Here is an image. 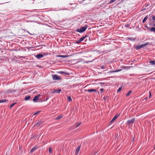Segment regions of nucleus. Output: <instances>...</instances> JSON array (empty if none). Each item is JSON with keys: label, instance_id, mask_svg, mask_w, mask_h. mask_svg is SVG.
Here are the masks:
<instances>
[{"label": "nucleus", "instance_id": "obj_38", "mask_svg": "<svg viewBox=\"0 0 155 155\" xmlns=\"http://www.w3.org/2000/svg\"><path fill=\"white\" fill-rule=\"evenodd\" d=\"M81 42L80 41H79V40H76L75 41L76 43L79 44L80 42Z\"/></svg>", "mask_w": 155, "mask_h": 155}, {"label": "nucleus", "instance_id": "obj_14", "mask_svg": "<svg viewBox=\"0 0 155 155\" xmlns=\"http://www.w3.org/2000/svg\"><path fill=\"white\" fill-rule=\"evenodd\" d=\"M37 148L36 147H33L32 149H31L30 152V153H32L33 152V151L36 150Z\"/></svg>", "mask_w": 155, "mask_h": 155}, {"label": "nucleus", "instance_id": "obj_35", "mask_svg": "<svg viewBox=\"0 0 155 155\" xmlns=\"http://www.w3.org/2000/svg\"><path fill=\"white\" fill-rule=\"evenodd\" d=\"M119 115H120L119 114H117L115 115V116L114 117H116V118H117L118 117Z\"/></svg>", "mask_w": 155, "mask_h": 155}, {"label": "nucleus", "instance_id": "obj_16", "mask_svg": "<svg viewBox=\"0 0 155 155\" xmlns=\"http://www.w3.org/2000/svg\"><path fill=\"white\" fill-rule=\"evenodd\" d=\"M8 100L6 99H3L0 100V103H2L6 102H8Z\"/></svg>", "mask_w": 155, "mask_h": 155}, {"label": "nucleus", "instance_id": "obj_22", "mask_svg": "<svg viewBox=\"0 0 155 155\" xmlns=\"http://www.w3.org/2000/svg\"><path fill=\"white\" fill-rule=\"evenodd\" d=\"M63 116L62 115H59L56 117V119L58 120H59Z\"/></svg>", "mask_w": 155, "mask_h": 155}, {"label": "nucleus", "instance_id": "obj_42", "mask_svg": "<svg viewBox=\"0 0 155 155\" xmlns=\"http://www.w3.org/2000/svg\"><path fill=\"white\" fill-rule=\"evenodd\" d=\"M149 94H150V97H149V98H150L151 97V92H149Z\"/></svg>", "mask_w": 155, "mask_h": 155}, {"label": "nucleus", "instance_id": "obj_30", "mask_svg": "<svg viewBox=\"0 0 155 155\" xmlns=\"http://www.w3.org/2000/svg\"><path fill=\"white\" fill-rule=\"evenodd\" d=\"M49 152L51 153H52V150L51 147H50L49 148Z\"/></svg>", "mask_w": 155, "mask_h": 155}, {"label": "nucleus", "instance_id": "obj_40", "mask_svg": "<svg viewBox=\"0 0 155 155\" xmlns=\"http://www.w3.org/2000/svg\"><path fill=\"white\" fill-rule=\"evenodd\" d=\"M40 111H37L35 113H34V115L37 114H38L39 113H40Z\"/></svg>", "mask_w": 155, "mask_h": 155}, {"label": "nucleus", "instance_id": "obj_18", "mask_svg": "<svg viewBox=\"0 0 155 155\" xmlns=\"http://www.w3.org/2000/svg\"><path fill=\"white\" fill-rule=\"evenodd\" d=\"M148 18V15H147L143 19L142 21V22L143 23H144L146 22V21L147 19Z\"/></svg>", "mask_w": 155, "mask_h": 155}, {"label": "nucleus", "instance_id": "obj_44", "mask_svg": "<svg viewBox=\"0 0 155 155\" xmlns=\"http://www.w3.org/2000/svg\"><path fill=\"white\" fill-rule=\"evenodd\" d=\"M48 98H46V99H45V101H47V100L48 99Z\"/></svg>", "mask_w": 155, "mask_h": 155}, {"label": "nucleus", "instance_id": "obj_32", "mask_svg": "<svg viewBox=\"0 0 155 155\" xmlns=\"http://www.w3.org/2000/svg\"><path fill=\"white\" fill-rule=\"evenodd\" d=\"M122 88V86L120 87L118 89V90L117 91V92H120Z\"/></svg>", "mask_w": 155, "mask_h": 155}, {"label": "nucleus", "instance_id": "obj_51", "mask_svg": "<svg viewBox=\"0 0 155 155\" xmlns=\"http://www.w3.org/2000/svg\"><path fill=\"white\" fill-rule=\"evenodd\" d=\"M58 155H60V154H58Z\"/></svg>", "mask_w": 155, "mask_h": 155}, {"label": "nucleus", "instance_id": "obj_4", "mask_svg": "<svg viewBox=\"0 0 155 155\" xmlns=\"http://www.w3.org/2000/svg\"><path fill=\"white\" fill-rule=\"evenodd\" d=\"M53 79L54 80H58L61 79V77L57 74H54L52 77Z\"/></svg>", "mask_w": 155, "mask_h": 155}, {"label": "nucleus", "instance_id": "obj_25", "mask_svg": "<svg viewBox=\"0 0 155 155\" xmlns=\"http://www.w3.org/2000/svg\"><path fill=\"white\" fill-rule=\"evenodd\" d=\"M117 118H116V117H114L113 118V119H112V120H111V121H110V123H112L113 122V121H114V120H115Z\"/></svg>", "mask_w": 155, "mask_h": 155}, {"label": "nucleus", "instance_id": "obj_3", "mask_svg": "<svg viewBox=\"0 0 155 155\" xmlns=\"http://www.w3.org/2000/svg\"><path fill=\"white\" fill-rule=\"evenodd\" d=\"M147 45H150V43L148 42L147 43H146L142 44L141 45H139V44H138L136 45V49H140L141 48H142L143 47H144L146 46Z\"/></svg>", "mask_w": 155, "mask_h": 155}, {"label": "nucleus", "instance_id": "obj_45", "mask_svg": "<svg viewBox=\"0 0 155 155\" xmlns=\"http://www.w3.org/2000/svg\"><path fill=\"white\" fill-rule=\"evenodd\" d=\"M100 83V84H104V83Z\"/></svg>", "mask_w": 155, "mask_h": 155}, {"label": "nucleus", "instance_id": "obj_21", "mask_svg": "<svg viewBox=\"0 0 155 155\" xmlns=\"http://www.w3.org/2000/svg\"><path fill=\"white\" fill-rule=\"evenodd\" d=\"M128 39L132 41H134L135 40V38H133L131 37H128Z\"/></svg>", "mask_w": 155, "mask_h": 155}, {"label": "nucleus", "instance_id": "obj_23", "mask_svg": "<svg viewBox=\"0 0 155 155\" xmlns=\"http://www.w3.org/2000/svg\"><path fill=\"white\" fill-rule=\"evenodd\" d=\"M132 91H129L126 94V96H128L130 94L132 93Z\"/></svg>", "mask_w": 155, "mask_h": 155}, {"label": "nucleus", "instance_id": "obj_10", "mask_svg": "<svg viewBox=\"0 0 155 155\" xmlns=\"http://www.w3.org/2000/svg\"><path fill=\"white\" fill-rule=\"evenodd\" d=\"M132 66H123L121 67V68L124 69H127L128 70L130 68H132Z\"/></svg>", "mask_w": 155, "mask_h": 155}, {"label": "nucleus", "instance_id": "obj_37", "mask_svg": "<svg viewBox=\"0 0 155 155\" xmlns=\"http://www.w3.org/2000/svg\"><path fill=\"white\" fill-rule=\"evenodd\" d=\"M101 68L102 69H104L105 68V66H104V65H102V66H101Z\"/></svg>", "mask_w": 155, "mask_h": 155}, {"label": "nucleus", "instance_id": "obj_41", "mask_svg": "<svg viewBox=\"0 0 155 155\" xmlns=\"http://www.w3.org/2000/svg\"><path fill=\"white\" fill-rule=\"evenodd\" d=\"M152 19L153 20H155V16H153Z\"/></svg>", "mask_w": 155, "mask_h": 155}, {"label": "nucleus", "instance_id": "obj_6", "mask_svg": "<svg viewBox=\"0 0 155 155\" xmlns=\"http://www.w3.org/2000/svg\"><path fill=\"white\" fill-rule=\"evenodd\" d=\"M89 36V34H87L84 36H83L81 37V38H80L79 41H80L81 42L83 41L84 39L88 37Z\"/></svg>", "mask_w": 155, "mask_h": 155}, {"label": "nucleus", "instance_id": "obj_19", "mask_svg": "<svg viewBox=\"0 0 155 155\" xmlns=\"http://www.w3.org/2000/svg\"><path fill=\"white\" fill-rule=\"evenodd\" d=\"M68 55H59L58 56V57H62L63 58H65L68 57Z\"/></svg>", "mask_w": 155, "mask_h": 155}, {"label": "nucleus", "instance_id": "obj_39", "mask_svg": "<svg viewBox=\"0 0 155 155\" xmlns=\"http://www.w3.org/2000/svg\"><path fill=\"white\" fill-rule=\"evenodd\" d=\"M25 57L24 56H18L17 57H16V58L19 59L20 58H25Z\"/></svg>", "mask_w": 155, "mask_h": 155}, {"label": "nucleus", "instance_id": "obj_31", "mask_svg": "<svg viewBox=\"0 0 155 155\" xmlns=\"http://www.w3.org/2000/svg\"><path fill=\"white\" fill-rule=\"evenodd\" d=\"M16 103H14L12 104L10 106V108H12V107Z\"/></svg>", "mask_w": 155, "mask_h": 155}, {"label": "nucleus", "instance_id": "obj_36", "mask_svg": "<svg viewBox=\"0 0 155 155\" xmlns=\"http://www.w3.org/2000/svg\"><path fill=\"white\" fill-rule=\"evenodd\" d=\"M104 89H103V88H101V89H100V91L101 92V93H102L103 92H104Z\"/></svg>", "mask_w": 155, "mask_h": 155}, {"label": "nucleus", "instance_id": "obj_15", "mask_svg": "<svg viewBox=\"0 0 155 155\" xmlns=\"http://www.w3.org/2000/svg\"><path fill=\"white\" fill-rule=\"evenodd\" d=\"M59 73L61 74H64L67 75H69V74L68 73H66L65 71H60L59 72H58Z\"/></svg>", "mask_w": 155, "mask_h": 155}, {"label": "nucleus", "instance_id": "obj_1", "mask_svg": "<svg viewBox=\"0 0 155 155\" xmlns=\"http://www.w3.org/2000/svg\"><path fill=\"white\" fill-rule=\"evenodd\" d=\"M88 26L87 25H85L83 27H81L80 28H78L76 30V31L79 33H82L84 32L88 27Z\"/></svg>", "mask_w": 155, "mask_h": 155}, {"label": "nucleus", "instance_id": "obj_20", "mask_svg": "<svg viewBox=\"0 0 155 155\" xmlns=\"http://www.w3.org/2000/svg\"><path fill=\"white\" fill-rule=\"evenodd\" d=\"M150 30L151 31L155 33V28L153 27H152L150 28Z\"/></svg>", "mask_w": 155, "mask_h": 155}, {"label": "nucleus", "instance_id": "obj_8", "mask_svg": "<svg viewBox=\"0 0 155 155\" xmlns=\"http://www.w3.org/2000/svg\"><path fill=\"white\" fill-rule=\"evenodd\" d=\"M42 123V122L41 120H39L34 125V126L38 127Z\"/></svg>", "mask_w": 155, "mask_h": 155}, {"label": "nucleus", "instance_id": "obj_26", "mask_svg": "<svg viewBox=\"0 0 155 155\" xmlns=\"http://www.w3.org/2000/svg\"><path fill=\"white\" fill-rule=\"evenodd\" d=\"M86 0H82L80 2V3H84V5H86L87 4V3H89L90 2V1H88L86 3H84V2Z\"/></svg>", "mask_w": 155, "mask_h": 155}, {"label": "nucleus", "instance_id": "obj_11", "mask_svg": "<svg viewBox=\"0 0 155 155\" xmlns=\"http://www.w3.org/2000/svg\"><path fill=\"white\" fill-rule=\"evenodd\" d=\"M16 90H10L7 91V92L8 93H13L16 92Z\"/></svg>", "mask_w": 155, "mask_h": 155}, {"label": "nucleus", "instance_id": "obj_24", "mask_svg": "<svg viewBox=\"0 0 155 155\" xmlns=\"http://www.w3.org/2000/svg\"><path fill=\"white\" fill-rule=\"evenodd\" d=\"M122 70V69H118V70H115L114 71H111V72H117L120 71Z\"/></svg>", "mask_w": 155, "mask_h": 155}, {"label": "nucleus", "instance_id": "obj_48", "mask_svg": "<svg viewBox=\"0 0 155 155\" xmlns=\"http://www.w3.org/2000/svg\"><path fill=\"white\" fill-rule=\"evenodd\" d=\"M88 62H91L92 61H88Z\"/></svg>", "mask_w": 155, "mask_h": 155}, {"label": "nucleus", "instance_id": "obj_43", "mask_svg": "<svg viewBox=\"0 0 155 155\" xmlns=\"http://www.w3.org/2000/svg\"><path fill=\"white\" fill-rule=\"evenodd\" d=\"M103 99H104V100H106V98H105V97H103Z\"/></svg>", "mask_w": 155, "mask_h": 155}, {"label": "nucleus", "instance_id": "obj_2", "mask_svg": "<svg viewBox=\"0 0 155 155\" xmlns=\"http://www.w3.org/2000/svg\"><path fill=\"white\" fill-rule=\"evenodd\" d=\"M48 54V53L43 52L41 53V54H36L35 55V57L37 59H39L42 58Z\"/></svg>", "mask_w": 155, "mask_h": 155}, {"label": "nucleus", "instance_id": "obj_5", "mask_svg": "<svg viewBox=\"0 0 155 155\" xmlns=\"http://www.w3.org/2000/svg\"><path fill=\"white\" fill-rule=\"evenodd\" d=\"M135 120V118H133L131 119V120H128L127 122V125H130L133 123Z\"/></svg>", "mask_w": 155, "mask_h": 155}, {"label": "nucleus", "instance_id": "obj_13", "mask_svg": "<svg viewBox=\"0 0 155 155\" xmlns=\"http://www.w3.org/2000/svg\"><path fill=\"white\" fill-rule=\"evenodd\" d=\"M61 91V89H59L58 90H55L53 92V93H60Z\"/></svg>", "mask_w": 155, "mask_h": 155}, {"label": "nucleus", "instance_id": "obj_50", "mask_svg": "<svg viewBox=\"0 0 155 155\" xmlns=\"http://www.w3.org/2000/svg\"><path fill=\"white\" fill-rule=\"evenodd\" d=\"M134 139H133V141H134Z\"/></svg>", "mask_w": 155, "mask_h": 155}, {"label": "nucleus", "instance_id": "obj_27", "mask_svg": "<svg viewBox=\"0 0 155 155\" xmlns=\"http://www.w3.org/2000/svg\"><path fill=\"white\" fill-rule=\"evenodd\" d=\"M149 62L150 64H151L152 65H154L155 64V61H150Z\"/></svg>", "mask_w": 155, "mask_h": 155}, {"label": "nucleus", "instance_id": "obj_34", "mask_svg": "<svg viewBox=\"0 0 155 155\" xmlns=\"http://www.w3.org/2000/svg\"><path fill=\"white\" fill-rule=\"evenodd\" d=\"M117 0H111L109 2V4H111L113 2H115Z\"/></svg>", "mask_w": 155, "mask_h": 155}, {"label": "nucleus", "instance_id": "obj_7", "mask_svg": "<svg viewBox=\"0 0 155 155\" xmlns=\"http://www.w3.org/2000/svg\"><path fill=\"white\" fill-rule=\"evenodd\" d=\"M40 96H41V95L40 94H38V95L35 96L34 97V98L33 100V101H37L39 97Z\"/></svg>", "mask_w": 155, "mask_h": 155}, {"label": "nucleus", "instance_id": "obj_47", "mask_svg": "<svg viewBox=\"0 0 155 155\" xmlns=\"http://www.w3.org/2000/svg\"><path fill=\"white\" fill-rule=\"evenodd\" d=\"M87 39H86V40H85V41H87Z\"/></svg>", "mask_w": 155, "mask_h": 155}, {"label": "nucleus", "instance_id": "obj_46", "mask_svg": "<svg viewBox=\"0 0 155 155\" xmlns=\"http://www.w3.org/2000/svg\"><path fill=\"white\" fill-rule=\"evenodd\" d=\"M147 28L148 29H150V28H148V27H147Z\"/></svg>", "mask_w": 155, "mask_h": 155}, {"label": "nucleus", "instance_id": "obj_28", "mask_svg": "<svg viewBox=\"0 0 155 155\" xmlns=\"http://www.w3.org/2000/svg\"><path fill=\"white\" fill-rule=\"evenodd\" d=\"M81 122L76 123V127H79L80 125H81Z\"/></svg>", "mask_w": 155, "mask_h": 155}, {"label": "nucleus", "instance_id": "obj_33", "mask_svg": "<svg viewBox=\"0 0 155 155\" xmlns=\"http://www.w3.org/2000/svg\"><path fill=\"white\" fill-rule=\"evenodd\" d=\"M124 26L126 28H128L130 26V25L128 24H126L124 25Z\"/></svg>", "mask_w": 155, "mask_h": 155}, {"label": "nucleus", "instance_id": "obj_9", "mask_svg": "<svg viewBox=\"0 0 155 155\" xmlns=\"http://www.w3.org/2000/svg\"><path fill=\"white\" fill-rule=\"evenodd\" d=\"M85 91H87L89 92H96L97 91V90L94 89H88L87 90H85Z\"/></svg>", "mask_w": 155, "mask_h": 155}, {"label": "nucleus", "instance_id": "obj_29", "mask_svg": "<svg viewBox=\"0 0 155 155\" xmlns=\"http://www.w3.org/2000/svg\"><path fill=\"white\" fill-rule=\"evenodd\" d=\"M68 100L69 101H72V99L70 96H68Z\"/></svg>", "mask_w": 155, "mask_h": 155}, {"label": "nucleus", "instance_id": "obj_12", "mask_svg": "<svg viewBox=\"0 0 155 155\" xmlns=\"http://www.w3.org/2000/svg\"><path fill=\"white\" fill-rule=\"evenodd\" d=\"M80 149V146L78 147L76 150L75 152V153L76 154H78V153Z\"/></svg>", "mask_w": 155, "mask_h": 155}, {"label": "nucleus", "instance_id": "obj_49", "mask_svg": "<svg viewBox=\"0 0 155 155\" xmlns=\"http://www.w3.org/2000/svg\"><path fill=\"white\" fill-rule=\"evenodd\" d=\"M154 26L155 27V23L154 24Z\"/></svg>", "mask_w": 155, "mask_h": 155}, {"label": "nucleus", "instance_id": "obj_17", "mask_svg": "<svg viewBox=\"0 0 155 155\" xmlns=\"http://www.w3.org/2000/svg\"><path fill=\"white\" fill-rule=\"evenodd\" d=\"M31 97V96L29 95H28L26 96L25 98V101H27L29 100Z\"/></svg>", "mask_w": 155, "mask_h": 155}]
</instances>
